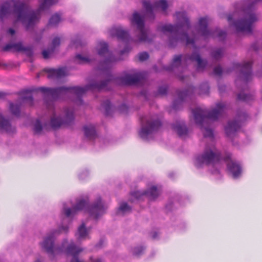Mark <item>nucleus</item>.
Instances as JSON below:
<instances>
[{
  "mask_svg": "<svg viewBox=\"0 0 262 262\" xmlns=\"http://www.w3.org/2000/svg\"><path fill=\"white\" fill-rule=\"evenodd\" d=\"M140 119L142 126L139 135L143 139H146L148 135L157 131L162 125L161 121L155 117H144Z\"/></svg>",
  "mask_w": 262,
  "mask_h": 262,
  "instance_id": "6",
  "label": "nucleus"
},
{
  "mask_svg": "<svg viewBox=\"0 0 262 262\" xmlns=\"http://www.w3.org/2000/svg\"><path fill=\"white\" fill-rule=\"evenodd\" d=\"M144 73H137L133 75L127 74L120 78L119 82L122 85H132L141 83L145 78Z\"/></svg>",
  "mask_w": 262,
  "mask_h": 262,
  "instance_id": "13",
  "label": "nucleus"
},
{
  "mask_svg": "<svg viewBox=\"0 0 262 262\" xmlns=\"http://www.w3.org/2000/svg\"><path fill=\"white\" fill-rule=\"evenodd\" d=\"M84 131L85 137L89 139H93L96 136L95 127L92 125L85 126Z\"/></svg>",
  "mask_w": 262,
  "mask_h": 262,
  "instance_id": "28",
  "label": "nucleus"
},
{
  "mask_svg": "<svg viewBox=\"0 0 262 262\" xmlns=\"http://www.w3.org/2000/svg\"><path fill=\"white\" fill-rule=\"evenodd\" d=\"M226 107L223 102L216 103V107L210 112L206 109L196 108L192 110L196 123L200 126L205 137H213V132L208 127L209 120L215 121L221 116Z\"/></svg>",
  "mask_w": 262,
  "mask_h": 262,
  "instance_id": "4",
  "label": "nucleus"
},
{
  "mask_svg": "<svg viewBox=\"0 0 262 262\" xmlns=\"http://www.w3.org/2000/svg\"><path fill=\"white\" fill-rule=\"evenodd\" d=\"M48 74L49 78H60L67 75L66 69L65 68H60L57 69H45L44 70Z\"/></svg>",
  "mask_w": 262,
  "mask_h": 262,
  "instance_id": "23",
  "label": "nucleus"
},
{
  "mask_svg": "<svg viewBox=\"0 0 262 262\" xmlns=\"http://www.w3.org/2000/svg\"><path fill=\"white\" fill-rule=\"evenodd\" d=\"M172 128L180 137H183L187 134L188 130L183 122H177L172 125Z\"/></svg>",
  "mask_w": 262,
  "mask_h": 262,
  "instance_id": "25",
  "label": "nucleus"
},
{
  "mask_svg": "<svg viewBox=\"0 0 262 262\" xmlns=\"http://www.w3.org/2000/svg\"><path fill=\"white\" fill-rule=\"evenodd\" d=\"M180 25H172L167 24L159 26L158 30L165 34L169 33V46L173 47L177 45L178 42L186 41L187 45L193 44V39H190L186 32L181 33L182 30H188L190 27L188 18L187 17L185 12H177L176 14Z\"/></svg>",
  "mask_w": 262,
  "mask_h": 262,
  "instance_id": "3",
  "label": "nucleus"
},
{
  "mask_svg": "<svg viewBox=\"0 0 262 262\" xmlns=\"http://www.w3.org/2000/svg\"><path fill=\"white\" fill-rule=\"evenodd\" d=\"M102 105L105 110L106 115H108L110 114V110H111V107L110 101L108 100H106L102 103Z\"/></svg>",
  "mask_w": 262,
  "mask_h": 262,
  "instance_id": "40",
  "label": "nucleus"
},
{
  "mask_svg": "<svg viewBox=\"0 0 262 262\" xmlns=\"http://www.w3.org/2000/svg\"><path fill=\"white\" fill-rule=\"evenodd\" d=\"M173 107H174V108H176L175 104H173Z\"/></svg>",
  "mask_w": 262,
  "mask_h": 262,
  "instance_id": "58",
  "label": "nucleus"
},
{
  "mask_svg": "<svg viewBox=\"0 0 262 262\" xmlns=\"http://www.w3.org/2000/svg\"><path fill=\"white\" fill-rule=\"evenodd\" d=\"M188 59L192 61H195L197 62L198 70L204 69V68L206 67L207 64V61L205 60L202 59L200 54L196 52L193 53L190 56H189L188 58H186L185 60H187Z\"/></svg>",
  "mask_w": 262,
  "mask_h": 262,
  "instance_id": "24",
  "label": "nucleus"
},
{
  "mask_svg": "<svg viewBox=\"0 0 262 262\" xmlns=\"http://www.w3.org/2000/svg\"><path fill=\"white\" fill-rule=\"evenodd\" d=\"M237 117L238 120L229 121L225 128L226 134L229 137H232L235 135V133L241 127V122L245 120L247 116L245 113H242L238 114Z\"/></svg>",
  "mask_w": 262,
  "mask_h": 262,
  "instance_id": "10",
  "label": "nucleus"
},
{
  "mask_svg": "<svg viewBox=\"0 0 262 262\" xmlns=\"http://www.w3.org/2000/svg\"><path fill=\"white\" fill-rule=\"evenodd\" d=\"M105 209L101 198H99L94 205L89 208L88 212L91 216L97 219L101 214L103 213Z\"/></svg>",
  "mask_w": 262,
  "mask_h": 262,
  "instance_id": "20",
  "label": "nucleus"
},
{
  "mask_svg": "<svg viewBox=\"0 0 262 262\" xmlns=\"http://www.w3.org/2000/svg\"><path fill=\"white\" fill-rule=\"evenodd\" d=\"M149 57V55L146 52H142V53H140V54H139L138 55V58H139V60L140 61H145L146 60V59H147Z\"/></svg>",
  "mask_w": 262,
  "mask_h": 262,
  "instance_id": "43",
  "label": "nucleus"
},
{
  "mask_svg": "<svg viewBox=\"0 0 262 262\" xmlns=\"http://www.w3.org/2000/svg\"><path fill=\"white\" fill-rule=\"evenodd\" d=\"M82 251V248L76 247L73 243H72L67 248L66 253L68 255L72 256L71 262H84L83 260L80 259L78 257L79 253Z\"/></svg>",
  "mask_w": 262,
  "mask_h": 262,
  "instance_id": "21",
  "label": "nucleus"
},
{
  "mask_svg": "<svg viewBox=\"0 0 262 262\" xmlns=\"http://www.w3.org/2000/svg\"><path fill=\"white\" fill-rule=\"evenodd\" d=\"M57 232V231H55L51 234L48 235L41 244L42 248L51 255H53L54 252L60 251L59 249L56 248L54 245V235Z\"/></svg>",
  "mask_w": 262,
  "mask_h": 262,
  "instance_id": "14",
  "label": "nucleus"
},
{
  "mask_svg": "<svg viewBox=\"0 0 262 262\" xmlns=\"http://www.w3.org/2000/svg\"><path fill=\"white\" fill-rule=\"evenodd\" d=\"M58 0H42L37 10L30 11L29 6L19 1L11 0L4 3L0 7V18L3 19L12 14L16 21H21L26 30L37 24L39 20L41 11L44 10L56 4Z\"/></svg>",
  "mask_w": 262,
  "mask_h": 262,
  "instance_id": "1",
  "label": "nucleus"
},
{
  "mask_svg": "<svg viewBox=\"0 0 262 262\" xmlns=\"http://www.w3.org/2000/svg\"><path fill=\"white\" fill-rule=\"evenodd\" d=\"M89 200L88 198H81L78 200L75 206L72 209L66 208L64 209V214L67 217L74 215L76 212L83 210L88 205Z\"/></svg>",
  "mask_w": 262,
  "mask_h": 262,
  "instance_id": "19",
  "label": "nucleus"
},
{
  "mask_svg": "<svg viewBox=\"0 0 262 262\" xmlns=\"http://www.w3.org/2000/svg\"><path fill=\"white\" fill-rule=\"evenodd\" d=\"M5 95V94L3 92H0V98L3 97Z\"/></svg>",
  "mask_w": 262,
  "mask_h": 262,
  "instance_id": "51",
  "label": "nucleus"
},
{
  "mask_svg": "<svg viewBox=\"0 0 262 262\" xmlns=\"http://www.w3.org/2000/svg\"><path fill=\"white\" fill-rule=\"evenodd\" d=\"M224 53V51L223 49H216L212 52L211 56L214 59L217 60L223 57Z\"/></svg>",
  "mask_w": 262,
  "mask_h": 262,
  "instance_id": "33",
  "label": "nucleus"
},
{
  "mask_svg": "<svg viewBox=\"0 0 262 262\" xmlns=\"http://www.w3.org/2000/svg\"><path fill=\"white\" fill-rule=\"evenodd\" d=\"M167 90L168 88L166 86H161L159 88L158 93L161 95H164L167 93Z\"/></svg>",
  "mask_w": 262,
  "mask_h": 262,
  "instance_id": "45",
  "label": "nucleus"
},
{
  "mask_svg": "<svg viewBox=\"0 0 262 262\" xmlns=\"http://www.w3.org/2000/svg\"><path fill=\"white\" fill-rule=\"evenodd\" d=\"M53 52H54L53 49H51L49 48L47 50H43L42 52V54L43 57L45 59H48L50 55L51 54H52Z\"/></svg>",
  "mask_w": 262,
  "mask_h": 262,
  "instance_id": "42",
  "label": "nucleus"
},
{
  "mask_svg": "<svg viewBox=\"0 0 262 262\" xmlns=\"http://www.w3.org/2000/svg\"><path fill=\"white\" fill-rule=\"evenodd\" d=\"M181 59L182 56L180 55L174 56L171 64L172 68L177 67L180 65L181 62Z\"/></svg>",
  "mask_w": 262,
  "mask_h": 262,
  "instance_id": "36",
  "label": "nucleus"
},
{
  "mask_svg": "<svg viewBox=\"0 0 262 262\" xmlns=\"http://www.w3.org/2000/svg\"><path fill=\"white\" fill-rule=\"evenodd\" d=\"M112 80L113 79L112 78H109L106 80L101 81L99 83H92L84 87L61 86L56 89L40 87L37 90L43 94V97L46 105L47 107H49L48 100L51 101V103H52L53 100L69 93H73L79 96L83 95L89 90L100 91L105 89L108 84V83Z\"/></svg>",
  "mask_w": 262,
  "mask_h": 262,
  "instance_id": "2",
  "label": "nucleus"
},
{
  "mask_svg": "<svg viewBox=\"0 0 262 262\" xmlns=\"http://www.w3.org/2000/svg\"><path fill=\"white\" fill-rule=\"evenodd\" d=\"M200 95H204V94L208 95L209 94V86L208 85V83L206 82V83H203L200 86Z\"/></svg>",
  "mask_w": 262,
  "mask_h": 262,
  "instance_id": "35",
  "label": "nucleus"
},
{
  "mask_svg": "<svg viewBox=\"0 0 262 262\" xmlns=\"http://www.w3.org/2000/svg\"><path fill=\"white\" fill-rule=\"evenodd\" d=\"M60 21V15L59 14L56 13L52 16L49 20L48 26L51 27L56 26Z\"/></svg>",
  "mask_w": 262,
  "mask_h": 262,
  "instance_id": "31",
  "label": "nucleus"
},
{
  "mask_svg": "<svg viewBox=\"0 0 262 262\" xmlns=\"http://www.w3.org/2000/svg\"><path fill=\"white\" fill-rule=\"evenodd\" d=\"M231 19H232V17H231V16H230V15L228 16V20H229V21L231 20Z\"/></svg>",
  "mask_w": 262,
  "mask_h": 262,
  "instance_id": "53",
  "label": "nucleus"
},
{
  "mask_svg": "<svg viewBox=\"0 0 262 262\" xmlns=\"http://www.w3.org/2000/svg\"><path fill=\"white\" fill-rule=\"evenodd\" d=\"M91 259L92 260V262H102L101 259L99 258L93 259L92 258H91Z\"/></svg>",
  "mask_w": 262,
  "mask_h": 262,
  "instance_id": "50",
  "label": "nucleus"
},
{
  "mask_svg": "<svg viewBox=\"0 0 262 262\" xmlns=\"http://www.w3.org/2000/svg\"><path fill=\"white\" fill-rule=\"evenodd\" d=\"M252 61L244 62L243 64L238 63L233 64V68L234 70H239L240 71V76L239 79L236 80V84L237 85L238 82H242L246 83L252 78Z\"/></svg>",
  "mask_w": 262,
  "mask_h": 262,
  "instance_id": "7",
  "label": "nucleus"
},
{
  "mask_svg": "<svg viewBox=\"0 0 262 262\" xmlns=\"http://www.w3.org/2000/svg\"><path fill=\"white\" fill-rule=\"evenodd\" d=\"M62 230L66 232L68 231V228L67 227H63Z\"/></svg>",
  "mask_w": 262,
  "mask_h": 262,
  "instance_id": "52",
  "label": "nucleus"
},
{
  "mask_svg": "<svg viewBox=\"0 0 262 262\" xmlns=\"http://www.w3.org/2000/svg\"><path fill=\"white\" fill-rule=\"evenodd\" d=\"M224 160L227 163L228 171L231 173L234 178H238L242 173V167L236 162L231 159V155L227 154L224 158Z\"/></svg>",
  "mask_w": 262,
  "mask_h": 262,
  "instance_id": "11",
  "label": "nucleus"
},
{
  "mask_svg": "<svg viewBox=\"0 0 262 262\" xmlns=\"http://www.w3.org/2000/svg\"><path fill=\"white\" fill-rule=\"evenodd\" d=\"M74 43L76 47H78V45L77 41H74Z\"/></svg>",
  "mask_w": 262,
  "mask_h": 262,
  "instance_id": "54",
  "label": "nucleus"
},
{
  "mask_svg": "<svg viewBox=\"0 0 262 262\" xmlns=\"http://www.w3.org/2000/svg\"><path fill=\"white\" fill-rule=\"evenodd\" d=\"M60 43V39L59 37H55L52 41V46L50 49H53L54 51L55 49L59 46Z\"/></svg>",
  "mask_w": 262,
  "mask_h": 262,
  "instance_id": "39",
  "label": "nucleus"
},
{
  "mask_svg": "<svg viewBox=\"0 0 262 262\" xmlns=\"http://www.w3.org/2000/svg\"><path fill=\"white\" fill-rule=\"evenodd\" d=\"M132 23L136 25L140 32L139 39L140 41H146L147 40V32L144 29V21L142 17L138 12L133 14Z\"/></svg>",
  "mask_w": 262,
  "mask_h": 262,
  "instance_id": "12",
  "label": "nucleus"
},
{
  "mask_svg": "<svg viewBox=\"0 0 262 262\" xmlns=\"http://www.w3.org/2000/svg\"><path fill=\"white\" fill-rule=\"evenodd\" d=\"M213 72L215 75L220 76L222 74L223 70L221 67L217 66L214 68Z\"/></svg>",
  "mask_w": 262,
  "mask_h": 262,
  "instance_id": "46",
  "label": "nucleus"
},
{
  "mask_svg": "<svg viewBox=\"0 0 262 262\" xmlns=\"http://www.w3.org/2000/svg\"><path fill=\"white\" fill-rule=\"evenodd\" d=\"M35 262H41V261L40 260H37Z\"/></svg>",
  "mask_w": 262,
  "mask_h": 262,
  "instance_id": "57",
  "label": "nucleus"
},
{
  "mask_svg": "<svg viewBox=\"0 0 262 262\" xmlns=\"http://www.w3.org/2000/svg\"><path fill=\"white\" fill-rule=\"evenodd\" d=\"M221 160V153L215 146L207 147L204 152L196 158L195 165L198 167L204 165L214 166Z\"/></svg>",
  "mask_w": 262,
  "mask_h": 262,
  "instance_id": "5",
  "label": "nucleus"
},
{
  "mask_svg": "<svg viewBox=\"0 0 262 262\" xmlns=\"http://www.w3.org/2000/svg\"><path fill=\"white\" fill-rule=\"evenodd\" d=\"M125 52H126L125 50L121 51V54L122 55V54H124L125 53Z\"/></svg>",
  "mask_w": 262,
  "mask_h": 262,
  "instance_id": "55",
  "label": "nucleus"
},
{
  "mask_svg": "<svg viewBox=\"0 0 262 262\" xmlns=\"http://www.w3.org/2000/svg\"><path fill=\"white\" fill-rule=\"evenodd\" d=\"M97 51L99 55L101 56H105L107 55V57L104 62V63L108 66L110 62L115 61L116 60L113 57L112 54L108 51V45L103 41L99 42L97 46Z\"/></svg>",
  "mask_w": 262,
  "mask_h": 262,
  "instance_id": "18",
  "label": "nucleus"
},
{
  "mask_svg": "<svg viewBox=\"0 0 262 262\" xmlns=\"http://www.w3.org/2000/svg\"><path fill=\"white\" fill-rule=\"evenodd\" d=\"M110 33L112 37L116 36L118 39L123 40L126 39L129 35L128 32L120 26L112 27L110 30Z\"/></svg>",
  "mask_w": 262,
  "mask_h": 262,
  "instance_id": "22",
  "label": "nucleus"
},
{
  "mask_svg": "<svg viewBox=\"0 0 262 262\" xmlns=\"http://www.w3.org/2000/svg\"><path fill=\"white\" fill-rule=\"evenodd\" d=\"M143 7L145 9L147 13L152 18H154L152 11L155 9L156 7H160L162 10L165 12L168 8V5L166 0H159L155 3L154 6L151 5L149 2L144 1L143 3Z\"/></svg>",
  "mask_w": 262,
  "mask_h": 262,
  "instance_id": "15",
  "label": "nucleus"
},
{
  "mask_svg": "<svg viewBox=\"0 0 262 262\" xmlns=\"http://www.w3.org/2000/svg\"><path fill=\"white\" fill-rule=\"evenodd\" d=\"M75 60L76 62L78 63H84L89 62V60L88 58L83 57L82 55L80 54H77L75 56Z\"/></svg>",
  "mask_w": 262,
  "mask_h": 262,
  "instance_id": "37",
  "label": "nucleus"
},
{
  "mask_svg": "<svg viewBox=\"0 0 262 262\" xmlns=\"http://www.w3.org/2000/svg\"><path fill=\"white\" fill-rule=\"evenodd\" d=\"M42 130V126L39 120H37L34 124V131L36 134H39Z\"/></svg>",
  "mask_w": 262,
  "mask_h": 262,
  "instance_id": "38",
  "label": "nucleus"
},
{
  "mask_svg": "<svg viewBox=\"0 0 262 262\" xmlns=\"http://www.w3.org/2000/svg\"><path fill=\"white\" fill-rule=\"evenodd\" d=\"M119 210L122 212L130 211V208L126 203H123L120 205Z\"/></svg>",
  "mask_w": 262,
  "mask_h": 262,
  "instance_id": "41",
  "label": "nucleus"
},
{
  "mask_svg": "<svg viewBox=\"0 0 262 262\" xmlns=\"http://www.w3.org/2000/svg\"><path fill=\"white\" fill-rule=\"evenodd\" d=\"M10 110L12 114L16 116H18L20 114V106L17 104H10Z\"/></svg>",
  "mask_w": 262,
  "mask_h": 262,
  "instance_id": "34",
  "label": "nucleus"
},
{
  "mask_svg": "<svg viewBox=\"0 0 262 262\" xmlns=\"http://www.w3.org/2000/svg\"><path fill=\"white\" fill-rule=\"evenodd\" d=\"M144 250L143 247H140L135 248L134 250L133 253L136 256H140Z\"/></svg>",
  "mask_w": 262,
  "mask_h": 262,
  "instance_id": "44",
  "label": "nucleus"
},
{
  "mask_svg": "<svg viewBox=\"0 0 262 262\" xmlns=\"http://www.w3.org/2000/svg\"><path fill=\"white\" fill-rule=\"evenodd\" d=\"M63 119L59 118L54 114L51 118V126L53 129L59 128L62 125H69L73 123L74 117V112L71 108H66L64 111Z\"/></svg>",
  "mask_w": 262,
  "mask_h": 262,
  "instance_id": "8",
  "label": "nucleus"
},
{
  "mask_svg": "<svg viewBox=\"0 0 262 262\" xmlns=\"http://www.w3.org/2000/svg\"><path fill=\"white\" fill-rule=\"evenodd\" d=\"M21 96L20 101L22 102H27L31 106L33 104V99L31 91L25 90L20 93Z\"/></svg>",
  "mask_w": 262,
  "mask_h": 262,
  "instance_id": "27",
  "label": "nucleus"
},
{
  "mask_svg": "<svg viewBox=\"0 0 262 262\" xmlns=\"http://www.w3.org/2000/svg\"><path fill=\"white\" fill-rule=\"evenodd\" d=\"M225 89V85H220L219 86V90L220 92V93H222Z\"/></svg>",
  "mask_w": 262,
  "mask_h": 262,
  "instance_id": "48",
  "label": "nucleus"
},
{
  "mask_svg": "<svg viewBox=\"0 0 262 262\" xmlns=\"http://www.w3.org/2000/svg\"><path fill=\"white\" fill-rule=\"evenodd\" d=\"M2 50L3 51L13 50L16 52H24L29 57H31L33 54L32 49L30 47H24L21 42L7 44L3 48Z\"/></svg>",
  "mask_w": 262,
  "mask_h": 262,
  "instance_id": "17",
  "label": "nucleus"
},
{
  "mask_svg": "<svg viewBox=\"0 0 262 262\" xmlns=\"http://www.w3.org/2000/svg\"><path fill=\"white\" fill-rule=\"evenodd\" d=\"M156 233H155V234H154V235H153V238H155V237H156Z\"/></svg>",
  "mask_w": 262,
  "mask_h": 262,
  "instance_id": "56",
  "label": "nucleus"
},
{
  "mask_svg": "<svg viewBox=\"0 0 262 262\" xmlns=\"http://www.w3.org/2000/svg\"><path fill=\"white\" fill-rule=\"evenodd\" d=\"M119 110L121 113H126L128 110V107L125 104H122L120 107Z\"/></svg>",
  "mask_w": 262,
  "mask_h": 262,
  "instance_id": "47",
  "label": "nucleus"
},
{
  "mask_svg": "<svg viewBox=\"0 0 262 262\" xmlns=\"http://www.w3.org/2000/svg\"><path fill=\"white\" fill-rule=\"evenodd\" d=\"M0 129L7 133H11L14 131V128L11 126L9 121L0 115Z\"/></svg>",
  "mask_w": 262,
  "mask_h": 262,
  "instance_id": "26",
  "label": "nucleus"
},
{
  "mask_svg": "<svg viewBox=\"0 0 262 262\" xmlns=\"http://www.w3.org/2000/svg\"><path fill=\"white\" fill-rule=\"evenodd\" d=\"M194 91V88L192 86H190L188 89L185 91H178V95L179 99L182 101L187 95L192 93Z\"/></svg>",
  "mask_w": 262,
  "mask_h": 262,
  "instance_id": "29",
  "label": "nucleus"
},
{
  "mask_svg": "<svg viewBox=\"0 0 262 262\" xmlns=\"http://www.w3.org/2000/svg\"><path fill=\"white\" fill-rule=\"evenodd\" d=\"M199 24L200 30L202 32V35L205 38L212 36L213 37H218L220 39H222L226 37V32L223 31L216 29L213 32H211L207 29L208 19L207 17L201 18L199 20Z\"/></svg>",
  "mask_w": 262,
  "mask_h": 262,
  "instance_id": "9",
  "label": "nucleus"
},
{
  "mask_svg": "<svg viewBox=\"0 0 262 262\" xmlns=\"http://www.w3.org/2000/svg\"><path fill=\"white\" fill-rule=\"evenodd\" d=\"M8 32L12 35L15 33V31L14 29L10 28L8 30Z\"/></svg>",
  "mask_w": 262,
  "mask_h": 262,
  "instance_id": "49",
  "label": "nucleus"
},
{
  "mask_svg": "<svg viewBox=\"0 0 262 262\" xmlns=\"http://www.w3.org/2000/svg\"><path fill=\"white\" fill-rule=\"evenodd\" d=\"M78 233L79 235V239L84 238L88 235V232L85 228V225L84 223H82V224L78 228Z\"/></svg>",
  "mask_w": 262,
  "mask_h": 262,
  "instance_id": "30",
  "label": "nucleus"
},
{
  "mask_svg": "<svg viewBox=\"0 0 262 262\" xmlns=\"http://www.w3.org/2000/svg\"><path fill=\"white\" fill-rule=\"evenodd\" d=\"M160 194V191L157 187L155 186H152L149 188L147 191L141 192L137 191L131 193L132 196L136 199H140L142 195H146L150 200L156 199Z\"/></svg>",
  "mask_w": 262,
  "mask_h": 262,
  "instance_id": "16",
  "label": "nucleus"
},
{
  "mask_svg": "<svg viewBox=\"0 0 262 262\" xmlns=\"http://www.w3.org/2000/svg\"><path fill=\"white\" fill-rule=\"evenodd\" d=\"M237 99L240 101L249 102L254 99V96L245 94L241 92L237 95Z\"/></svg>",
  "mask_w": 262,
  "mask_h": 262,
  "instance_id": "32",
  "label": "nucleus"
}]
</instances>
